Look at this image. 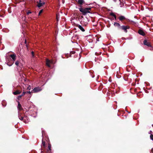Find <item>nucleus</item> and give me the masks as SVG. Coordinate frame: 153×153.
<instances>
[{
    "mask_svg": "<svg viewBox=\"0 0 153 153\" xmlns=\"http://www.w3.org/2000/svg\"><path fill=\"white\" fill-rule=\"evenodd\" d=\"M109 80V82H111V80Z\"/></svg>",
    "mask_w": 153,
    "mask_h": 153,
    "instance_id": "obj_32",
    "label": "nucleus"
},
{
    "mask_svg": "<svg viewBox=\"0 0 153 153\" xmlns=\"http://www.w3.org/2000/svg\"><path fill=\"white\" fill-rule=\"evenodd\" d=\"M114 25H115V22L114 23Z\"/></svg>",
    "mask_w": 153,
    "mask_h": 153,
    "instance_id": "obj_36",
    "label": "nucleus"
},
{
    "mask_svg": "<svg viewBox=\"0 0 153 153\" xmlns=\"http://www.w3.org/2000/svg\"><path fill=\"white\" fill-rule=\"evenodd\" d=\"M116 77L117 78V80H118V79L120 78L121 77L120 75H118V76L116 75Z\"/></svg>",
    "mask_w": 153,
    "mask_h": 153,
    "instance_id": "obj_22",
    "label": "nucleus"
},
{
    "mask_svg": "<svg viewBox=\"0 0 153 153\" xmlns=\"http://www.w3.org/2000/svg\"><path fill=\"white\" fill-rule=\"evenodd\" d=\"M10 56L12 59V62H7V65L9 66H10L13 64L14 61L16 60V56L15 54H14L10 55Z\"/></svg>",
    "mask_w": 153,
    "mask_h": 153,
    "instance_id": "obj_3",
    "label": "nucleus"
},
{
    "mask_svg": "<svg viewBox=\"0 0 153 153\" xmlns=\"http://www.w3.org/2000/svg\"><path fill=\"white\" fill-rule=\"evenodd\" d=\"M152 152L153 153V149L152 148L151 149V153H152Z\"/></svg>",
    "mask_w": 153,
    "mask_h": 153,
    "instance_id": "obj_30",
    "label": "nucleus"
},
{
    "mask_svg": "<svg viewBox=\"0 0 153 153\" xmlns=\"http://www.w3.org/2000/svg\"><path fill=\"white\" fill-rule=\"evenodd\" d=\"M150 138L153 141V135L151 134L150 135Z\"/></svg>",
    "mask_w": 153,
    "mask_h": 153,
    "instance_id": "obj_19",
    "label": "nucleus"
},
{
    "mask_svg": "<svg viewBox=\"0 0 153 153\" xmlns=\"http://www.w3.org/2000/svg\"><path fill=\"white\" fill-rule=\"evenodd\" d=\"M118 19H119V20L121 22H122L123 21L125 20L126 18L124 16H120L118 18Z\"/></svg>",
    "mask_w": 153,
    "mask_h": 153,
    "instance_id": "obj_9",
    "label": "nucleus"
},
{
    "mask_svg": "<svg viewBox=\"0 0 153 153\" xmlns=\"http://www.w3.org/2000/svg\"><path fill=\"white\" fill-rule=\"evenodd\" d=\"M42 12L43 10H41L39 12V16L40 15V14Z\"/></svg>",
    "mask_w": 153,
    "mask_h": 153,
    "instance_id": "obj_20",
    "label": "nucleus"
},
{
    "mask_svg": "<svg viewBox=\"0 0 153 153\" xmlns=\"http://www.w3.org/2000/svg\"><path fill=\"white\" fill-rule=\"evenodd\" d=\"M31 13V12L30 11H28L27 12V15H29V14L30 13Z\"/></svg>",
    "mask_w": 153,
    "mask_h": 153,
    "instance_id": "obj_27",
    "label": "nucleus"
},
{
    "mask_svg": "<svg viewBox=\"0 0 153 153\" xmlns=\"http://www.w3.org/2000/svg\"><path fill=\"white\" fill-rule=\"evenodd\" d=\"M120 88L119 87H118L117 88L115 91V93L117 94L120 92Z\"/></svg>",
    "mask_w": 153,
    "mask_h": 153,
    "instance_id": "obj_16",
    "label": "nucleus"
},
{
    "mask_svg": "<svg viewBox=\"0 0 153 153\" xmlns=\"http://www.w3.org/2000/svg\"><path fill=\"white\" fill-rule=\"evenodd\" d=\"M143 44L149 47H152L150 42H148L146 39L144 40L143 42Z\"/></svg>",
    "mask_w": 153,
    "mask_h": 153,
    "instance_id": "obj_5",
    "label": "nucleus"
},
{
    "mask_svg": "<svg viewBox=\"0 0 153 153\" xmlns=\"http://www.w3.org/2000/svg\"><path fill=\"white\" fill-rule=\"evenodd\" d=\"M42 144L43 146L45 147V141H43V140H42Z\"/></svg>",
    "mask_w": 153,
    "mask_h": 153,
    "instance_id": "obj_17",
    "label": "nucleus"
},
{
    "mask_svg": "<svg viewBox=\"0 0 153 153\" xmlns=\"http://www.w3.org/2000/svg\"><path fill=\"white\" fill-rule=\"evenodd\" d=\"M123 3H122L121 2H120V7H122L123 6Z\"/></svg>",
    "mask_w": 153,
    "mask_h": 153,
    "instance_id": "obj_25",
    "label": "nucleus"
},
{
    "mask_svg": "<svg viewBox=\"0 0 153 153\" xmlns=\"http://www.w3.org/2000/svg\"><path fill=\"white\" fill-rule=\"evenodd\" d=\"M42 89L40 88L36 87L34 88L33 90V92L34 93L38 92L41 91Z\"/></svg>",
    "mask_w": 153,
    "mask_h": 153,
    "instance_id": "obj_7",
    "label": "nucleus"
},
{
    "mask_svg": "<svg viewBox=\"0 0 153 153\" xmlns=\"http://www.w3.org/2000/svg\"><path fill=\"white\" fill-rule=\"evenodd\" d=\"M21 91L19 90H17L13 93V94L14 95H17L20 94L21 93Z\"/></svg>",
    "mask_w": 153,
    "mask_h": 153,
    "instance_id": "obj_14",
    "label": "nucleus"
},
{
    "mask_svg": "<svg viewBox=\"0 0 153 153\" xmlns=\"http://www.w3.org/2000/svg\"><path fill=\"white\" fill-rule=\"evenodd\" d=\"M19 62L18 61H16L15 63V65L17 66H19Z\"/></svg>",
    "mask_w": 153,
    "mask_h": 153,
    "instance_id": "obj_18",
    "label": "nucleus"
},
{
    "mask_svg": "<svg viewBox=\"0 0 153 153\" xmlns=\"http://www.w3.org/2000/svg\"><path fill=\"white\" fill-rule=\"evenodd\" d=\"M86 25V24H85V25Z\"/></svg>",
    "mask_w": 153,
    "mask_h": 153,
    "instance_id": "obj_38",
    "label": "nucleus"
},
{
    "mask_svg": "<svg viewBox=\"0 0 153 153\" xmlns=\"http://www.w3.org/2000/svg\"><path fill=\"white\" fill-rule=\"evenodd\" d=\"M31 89V86L30 85L28 86L27 87V89L28 90H30Z\"/></svg>",
    "mask_w": 153,
    "mask_h": 153,
    "instance_id": "obj_21",
    "label": "nucleus"
},
{
    "mask_svg": "<svg viewBox=\"0 0 153 153\" xmlns=\"http://www.w3.org/2000/svg\"><path fill=\"white\" fill-rule=\"evenodd\" d=\"M91 8L89 7H88L85 8H79V10L82 13L83 15H85L87 13H90L89 10H91Z\"/></svg>",
    "mask_w": 153,
    "mask_h": 153,
    "instance_id": "obj_2",
    "label": "nucleus"
},
{
    "mask_svg": "<svg viewBox=\"0 0 153 153\" xmlns=\"http://www.w3.org/2000/svg\"><path fill=\"white\" fill-rule=\"evenodd\" d=\"M18 117L19 119L21 120H24V118L22 117L21 116V113H19Z\"/></svg>",
    "mask_w": 153,
    "mask_h": 153,
    "instance_id": "obj_15",
    "label": "nucleus"
},
{
    "mask_svg": "<svg viewBox=\"0 0 153 153\" xmlns=\"http://www.w3.org/2000/svg\"><path fill=\"white\" fill-rule=\"evenodd\" d=\"M115 103H117V102H116V101H115Z\"/></svg>",
    "mask_w": 153,
    "mask_h": 153,
    "instance_id": "obj_35",
    "label": "nucleus"
},
{
    "mask_svg": "<svg viewBox=\"0 0 153 153\" xmlns=\"http://www.w3.org/2000/svg\"><path fill=\"white\" fill-rule=\"evenodd\" d=\"M21 97H22V96H21V95L19 96L17 98H18V99L19 100L20 99H21Z\"/></svg>",
    "mask_w": 153,
    "mask_h": 153,
    "instance_id": "obj_26",
    "label": "nucleus"
},
{
    "mask_svg": "<svg viewBox=\"0 0 153 153\" xmlns=\"http://www.w3.org/2000/svg\"><path fill=\"white\" fill-rule=\"evenodd\" d=\"M57 20H58V18H57Z\"/></svg>",
    "mask_w": 153,
    "mask_h": 153,
    "instance_id": "obj_34",
    "label": "nucleus"
},
{
    "mask_svg": "<svg viewBox=\"0 0 153 153\" xmlns=\"http://www.w3.org/2000/svg\"><path fill=\"white\" fill-rule=\"evenodd\" d=\"M115 20H116V15H115Z\"/></svg>",
    "mask_w": 153,
    "mask_h": 153,
    "instance_id": "obj_31",
    "label": "nucleus"
},
{
    "mask_svg": "<svg viewBox=\"0 0 153 153\" xmlns=\"http://www.w3.org/2000/svg\"><path fill=\"white\" fill-rule=\"evenodd\" d=\"M17 108L18 110H21L22 109V108L21 104H20L19 102H18V105Z\"/></svg>",
    "mask_w": 153,
    "mask_h": 153,
    "instance_id": "obj_12",
    "label": "nucleus"
},
{
    "mask_svg": "<svg viewBox=\"0 0 153 153\" xmlns=\"http://www.w3.org/2000/svg\"><path fill=\"white\" fill-rule=\"evenodd\" d=\"M25 93H26V92L23 91V93H22V94L21 95V96H22H22H24Z\"/></svg>",
    "mask_w": 153,
    "mask_h": 153,
    "instance_id": "obj_24",
    "label": "nucleus"
},
{
    "mask_svg": "<svg viewBox=\"0 0 153 153\" xmlns=\"http://www.w3.org/2000/svg\"><path fill=\"white\" fill-rule=\"evenodd\" d=\"M51 145L50 144H48V150H47V153H50V151L51 150Z\"/></svg>",
    "mask_w": 153,
    "mask_h": 153,
    "instance_id": "obj_11",
    "label": "nucleus"
},
{
    "mask_svg": "<svg viewBox=\"0 0 153 153\" xmlns=\"http://www.w3.org/2000/svg\"><path fill=\"white\" fill-rule=\"evenodd\" d=\"M31 54L32 55V56L33 57L34 56V52L33 51H32L31 52Z\"/></svg>",
    "mask_w": 153,
    "mask_h": 153,
    "instance_id": "obj_28",
    "label": "nucleus"
},
{
    "mask_svg": "<svg viewBox=\"0 0 153 153\" xmlns=\"http://www.w3.org/2000/svg\"><path fill=\"white\" fill-rule=\"evenodd\" d=\"M117 74H118V71L117 72Z\"/></svg>",
    "mask_w": 153,
    "mask_h": 153,
    "instance_id": "obj_39",
    "label": "nucleus"
},
{
    "mask_svg": "<svg viewBox=\"0 0 153 153\" xmlns=\"http://www.w3.org/2000/svg\"><path fill=\"white\" fill-rule=\"evenodd\" d=\"M84 2V1L83 0H78V3L80 5H82Z\"/></svg>",
    "mask_w": 153,
    "mask_h": 153,
    "instance_id": "obj_13",
    "label": "nucleus"
},
{
    "mask_svg": "<svg viewBox=\"0 0 153 153\" xmlns=\"http://www.w3.org/2000/svg\"><path fill=\"white\" fill-rule=\"evenodd\" d=\"M26 92V93H29V94H30V93H31V92L30 91H27V92Z\"/></svg>",
    "mask_w": 153,
    "mask_h": 153,
    "instance_id": "obj_29",
    "label": "nucleus"
},
{
    "mask_svg": "<svg viewBox=\"0 0 153 153\" xmlns=\"http://www.w3.org/2000/svg\"><path fill=\"white\" fill-rule=\"evenodd\" d=\"M25 43H26V40H25Z\"/></svg>",
    "mask_w": 153,
    "mask_h": 153,
    "instance_id": "obj_33",
    "label": "nucleus"
},
{
    "mask_svg": "<svg viewBox=\"0 0 153 153\" xmlns=\"http://www.w3.org/2000/svg\"><path fill=\"white\" fill-rule=\"evenodd\" d=\"M111 15L115 17V14L114 13H110Z\"/></svg>",
    "mask_w": 153,
    "mask_h": 153,
    "instance_id": "obj_23",
    "label": "nucleus"
},
{
    "mask_svg": "<svg viewBox=\"0 0 153 153\" xmlns=\"http://www.w3.org/2000/svg\"><path fill=\"white\" fill-rule=\"evenodd\" d=\"M77 27H78L82 31L84 32L85 31V29L83 27L80 25H77Z\"/></svg>",
    "mask_w": 153,
    "mask_h": 153,
    "instance_id": "obj_10",
    "label": "nucleus"
},
{
    "mask_svg": "<svg viewBox=\"0 0 153 153\" xmlns=\"http://www.w3.org/2000/svg\"><path fill=\"white\" fill-rule=\"evenodd\" d=\"M37 2L38 3L37 6L38 7H40L45 4L44 0H39Z\"/></svg>",
    "mask_w": 153,
    "mask_h": 153,
    "instance_id": "obj_4",
    "label": "nucleus"
},
{
    "mask_svg": "<svg viewBox=\"0 0 153 153\" xmlns=\"http://www.w3.org/2000/svg\"><path fill=\"white\" fill-rule=\"evenodd\" d=\"M138 32L139 34L143 36H145L146 35L144 31L141 29H140L138 30Z\"/></svg>",
    "mask_w": 153,
    "mask_h": 153,
    "instance_id": "obj_8",
    "label": "nucleus"
},
{
    "mask_svg": "<svg viewBox=\"0 0 153 153\" xmlns=\"http://www.w3.org/2000/svg\"><path fill=\"white\" fill-rule=\"evenodd\" d=\"M53 62L52 61H51L49 60L48 59H47L46 60V65L49 67H50L51 66H50V64H53Z\"/></svg>",
    "mask_w": 153,
    "mask_h": 153,
    "instance_id": "obj_6",
    "label": "nucleus"
},
{
    "mask_svg": "<svg viewBox=\"0 0 153 153\" xmlns=\"http://www.w3.org/2000/svg\"><path fill=\"white\" fill-rule=\"evenodd\" d=\"M137 96H139V95L138 94H137Z\"/></svg>",
    "mask_w": 153,
    "mask_h": 153,
    "instance_id": "obj_37",
    "label": "nucleus"
},
{
    "mask_svg": "<svg viewBox=\"0 0 153 153\" xmlns=\"http://www.w3.org/2000/svg\"><path fill=\"white\" fill-rule=\"evenodd\" d=\"M115 26H116L117 27V29L118 30H123L125 33L127 32V29H128L130 28L128 26L123 25L121 26L120 24L118 23L115 22Z\"/></svg>",
    "mask_w": 153,
    "mask_h": 153,
    "instance_id": "obj_1",
    "label": "nucleus"
}]
</instances>
